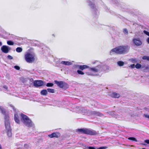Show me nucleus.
<instances>
[{
  "label": "nucleus",
  "instance_id": "2f4dec72",
  "mask_svg": "<svg viewBox=\"0 0 149 149\" xmlns=\"http://www.w3.org/2000/svg\"><path fill=\"white\" fill-rule=\"evenodd\" d=\"M7 58L8 59L11 60L13 59V58L10 55H8L7 56Z\"/></svg>",
  "mask_w": 149,
  "mask_h": 149
},
{
  "label": "nucleus",
  "instance_id": "ea45409f",
  "mask_svg": "<svg viewBox=\"0 0 149 149\" xmlns=\"http://www.w3.org/2000/svg\"><path fill=\"white\" fill-rule=\"evenodd\" d=\"M88 148L89 149H96L94 147L92 146L89 147Z\"/></svg>",
  "mask_w": 149,
  "mask_h": 149
},
{
  "label": "nucleus",
  "instance_id": "4468645a",
  "mask_svg": "<svg viewBox=\"0 0 149 149\" xmlns=\"http://www.w3.org/2000/svg\"><path fill=\"white\" fill-rule=\"evenodd\" d=\"M5 124L6 130L11 129L9 120L5 121Z\"/></svg>",
  "mask_w": 149,
  "mask_h": 149
},
{
  "label": "nucleus",
  "instance_id": "b1692460",
  "mask_svg": "<svg viewBox=\"0 0 149 149\" xmlns=\"http://www.w3.org/2000/svg\"><path fill=\"white\" fill-rule=\"evenodd\" d=\"M128 139L130 140H132L133 141H135V142H137V140L134 137H130L128 138Z\"/></svg>",
  "mask_w": 149,
  "mask_h": 149
},
{
  "label": "nucleus",
  "instance_id": "37998d69",
  "mask_svg": "<svg viewBox=\"0 0 149 149\" xmlns=\"http://www.w3.org/2000/svg\"><path fill=\"white\" fill-rule=\"evenodd\" d=\"M2 45V42H0V46H1Z\"/></svg>",
  "mask_w": 149,
  "mask_h": 149
},
{
  "label": "nucleus",
  "instance_id": "f257e3e1",
  "mask_svg": "<svg viewBox=\"0 0 149 149\" xmlns=\"http://www.w3.org/2000/svg\"><path fill=\"white\" fill-rule=\"evenodd\" d=\"M129 47L127 46H118L112 49L110 52V54L111 55L114 52L118 54H125L129 50Z\"/></svg>",
  "mask_w": 149,
  "mask_h": 149
},
{
  "label": "nucleus",
  "instance_id": "c9c22d12",
  "mask_svg": "<svg viewBox=\"0 0 149 149\" xmlns=\"http://www.w3.org/2000/svg\"><path fill=\"white\" fill-rule=\"evenodd\" d=\"M130 67L132 68H134L135 67V65L134 64H132L130 65Z\"/></svg>",
  "mask_w": 149,
  "mask_h": 149
},
{
  "label": "nucleus",
  "instance_id": "1a4fd4ad",
  "mask_svg": "<svg viewBox=\"0 0 149 149\" xmlns=\"http://www.w3.org/2000/svg\"><path fill=\"white\" fill-rule=\"evenodd\" d=\"M60 136V134L58 132H54L52 133L51 134H49L48 136L50 138H58Z\"/></svg>",
  "mask_w": 149,
  "mask_h": 149
},
{
  "label": "nucleus",
  "instance_id": "79ce46f5",
  "mask_svg": "<svg viewBox=\"0 0 149 149\" xmlns=\"http://www.w3.org/2000/svg\"><path fill=\"white\" fill-rule=\"evenodd\" d=\"M147 42H148V43H149V38H148L147 39Z\"/></svg>",
  "mask_w": 149,
  "mask_h": 149
},
{
  "label": "nucleus",
  "instance_id": "cd10ccee",
  "mask_svg": "<svg viewBox=\"0 0 149 149\" xmlns=\"http://www.w3.org/2000/svg\"><path fill=\"white\" fill-rule=\"evenodd\" d=\"M135 67L137 69H139L141 68V65L139 63H137L135 65Z\"/></svg>",
  "mask_w": 149,
  "mask_h": 149
},
{
  "label": "nucleus",
  "instance_id": "4be33fe9",
  "mask_svg": "<svg viewBox=\"0 0 149 149\" xmlns=\"http://www.w3.org/2000/svg\"><path fill=\"white\" fill-rule=\"evenodd\" d=\"M22 49L20 47H18L16 49V51L17 52H20L22 51Z\"/></svg>",
  "mask_w": 149,
  "mask_h": 149
},
{
  "label": "nucleus",
  "instance_id": "20e7f679",
  "mask_svg": "<svg viewBox=\"0 0 149 149\" xmlns=\"http://www.w3.org/2000/svg\"><path fill=\"white\" fill-rule=\"evenodd\" d=\"M26 61L28 63H31L35 60L34 56L29 52L26 53L24 55Z\"/></svg>",
  "mask_w": 149,
  "mask_h": 149
},
{
  "label": "nucleus",
  "instance_id": "f3484780",
  "mask_svg": "<svg viewBox=\"0 0 149 149\" xmlns=\"http://www.w3.org/2000/svg\"><path fill=\"white\" fill-rule=\"evenodd\" d=\"M0 111L3 114L6 113L5 109L1 106H0Z\"/></svg>",
  "mask_w": 149,
  "mask_h": 149
},
{
  "label": "nucleus",
  "instance_id": "6e6552de",
  "mask_svg": "<svg viewBox=\"0 0 149 149\" xmlns=\"http://www.w3.org/2000/svg\"><path fill=\"white\" fill-rule=\"evenodd\" d=\"M10 49L8 46L6 45H3L1 48L2 51L5 53H8Z\"/></svg>",
  "mask_w": 149,
  "mask_h": 149
},
{
  "label": "nucleus",
  "instance_id": "0eeeda50",
  "mask_svg": "<svg viewBox=\"0 0 149 149\" xmlns=\"http://www.w3.org/2000/svg\"><path fill=\"white\" fill-rule=\"evenodd\" d=\"M101 68L102 67L100 65H98L95 67L91 68L90 70L94 72H97L102 70Z\"/></svg>",
  "mask_w": 149,
  "mask_h": 149
},
{
  "label": "nucleus",
  "instance_id": "2eb2a0df",
  "mask_svg": "<svg viewBox=\"0 0 149 149\" xmlns=\"http://www.w3.org/2000/svg\"><path fill=\"white\" fill-rule=\"evenodd\" d=\"M40 93L42 95L46 96L47 93V89H43L41 91Z\"/></svg>",
  "mask_w": 149,
  "mask_h": 149
},
{
  "label": "nucleus",
  "instance_id": "aec40b11",
  "mask_svg": "<svg viewBox=\"0 0 149 149\" xmlns=\"http://www.w3.org/2000/svg\"><path fill=\"white\" fill-rule=\"evenodd\" d=\"M7 131V134L8 137H10L12 136V134L11 133V129L6 130Z\"/></svg>",
  "mask_w": 149,
  "mask_h": 149
},
{
  "label": "nucleus",
  "instance_id": "a878e982",
  "mask_svg": "<svg viewBox=\"0 0 149 149\" xmlns=\"http://www.w3.org/2000/svg\"><path fill=\"white\" fill-rule=\"evenodd\" d=\"M7 43L8 45H14L13 42L10 40L7 41Z\"/></svg>",
  "mask_w": 149,
  "mask_h": 149
},
{
  "label": "nucleus",
  "instance_id": "f03ea898",
  "mask_svg": "<svg viewBox=\"0 0 149 149\" xmlns=\"http://www.w3.org/2000/svg\"><path fill=\"white\" fill-rule=\"evenodd\" d=\"M77 131L81 134H85L91 135H95L97 134V132L95 131L86 128L78 129L77 130Z\"/></svg>",
  "mask_w": 149,
  "mask_h": 149
},
{
  "label": "nucleus",
  "instance_id": "dca6fc26",
  "mask_svg": "<svg viewBox=\"0 0 149 149\" xmlns=\"http://www.w3.org/2000/svg\"><path fill=\"white\" fill-rule=\"evenodd\" d=\"M61 63L65 65H69L72 64L71 62H70L68 61H62L61 62Z\"/></svg>",
  "mask_w": 149,
  "mask_h": 149
},
{
  "label": "nucleus",
  "instance_id": "bb28decb",
  "mask_svg": "<svg viewBox=\"0 0 149 149\" xmlns=\"http://www.w3.org/2000/svg\"><path fill=\"white\" fill-rule=\"evenodd\" d=\"M77 72L79 74L84 75V72L81 70H77Z\"/></svg>",
  "mask_w": 149,
  "mask_h": 149
},
{
  "label": "nucleus",
  "instance_id": "9b49d317",
  "mask_svg": "<svg viewBox=\"0 0 149 149\" xmlns=\"http://www.w3.org/2000/svg\"><path fill=\"white\" fill-rule=\"evenodd\" d=\"M110 96L114 98H118L120 97V95L116 92H113L110 95Z\"/></svg>",
  "mask_w": 149,
  "mask_h": 149
},
{
  "label": "nucleus",
  "instance_id": "72a5a7b5",
  "mask_svg": "<svg viewBox=\"0 0 149 149\" xmlns=\"http://www.w3.org/2000/svg\"><path fill=\"white\" fill-rule=\"evenodd\" d=\"M14 68L16 70H19L20 69V68L19 66H17V65H15L14 66Z\"/></svg>",
  "mask_w": 149,
  "mask_h": 149
},
{
  "label": "nucleus",
  "instance_id": "c85d7f7f",
  "mask_svg": "<svg viewBox=\"0 0 149 149\" xmlns=\"http://www.w3.org/2000/svg\"><path fill=\"white\" fill-rule=\"evenodd\" d=\"M143 59L144 60H147L148 61H149V57L147 56H143Z\"/></svg>",
  "mask_w": 149,
  "mask_h": 149
},
{
  "label": "nucleus",
  "instance_id": "9d476101",
  "mask_svg": "<svg viewBox=\"0 0 149 149\" xmlns=\"http://www.w3.org/2000/svg\"><path fill=\"white\" fill-rule=\"evenodd\" d=\"M14 119L15 122L18 124L20 123V120L19 119V116L17 113L15 114L14 116Z\"/></svg>",
  "mask_w": 149,
  "mask_h": 149
},
{
  "label": "nucleus",
  "instance_id": "f704fd0d",
  "mask_svg": "<svg viewBox=\"0 0 149 149\" xmlns=\"http://www.w3.org/2000/svg\"><path fill=\"white\" fill-rule=\"evenodd\" d=\"M10 106L13 109L14 111H16V109L14 106H13L12 104H10Z\"/></svg>",
  "mask_w": 149,
  "mask_h": 149
},
{
  "label": "nucleus",
  "instance_id": "423d86ee",
  "mask_svg": "<svg viewBox=\"0 0 149 149\" xmlns=\"http://www.w3.org/2000/svg\"><path fill=\"white\" fill-rule=\"evenodd\" d=\"M33 85L36 87L41 86L43 85V82L42 80H35L33 82Z\"/></svg>",
  "mask_w": 149,
  "mask_h": 149
},
{
  "label": "nucleus",
  "instance_id": "6ab92c4d",
  "mask_svg": "<svg viewBox=\"0 0 149 149\" xmlns=\"http://www.w3.org/2000/svg\"><path fill=\"white\" fill-rule=\"evenodd\" d=\"M5 115L4 116V119H5V121H7L8 120H9V114L8 113H5V114H3Z\"/></svg>",
  "mask_w": 149,
  "mask_h": 149
},
{
  "label": "nucleus",
  "instance_id": "ddd939ff",
  "mask_svg": "<svg viewBox=\"0 0 149 149\" xmlns=\"http://www.w3.org/2000/svg\"><path fill=\"white\" fill-rule=\"evenodd\" d=\"M78 66L79 69L81 70H83L85 69L88 68H89V66L86 65H78Z\"/></svg>",
  "mask_w": 149,
  "mask_h": 149
},
{
  "label": "nucleus",
  "instance_id": "473e14b6",
  "mask_svg": "<svg viewBox=\"0 0 149 149\" xmlns=\"http://www.w3.org/2000/svg\"><path fill=\"white\" fill-rule=\"evenodd\" d=\"M143 32L146 35H147L148 36H149V32H148L144 30L143 31Z\"/></svg>",
  "mask_w": 149,
  "mask_h": 149
},
{
  "label": "nucleus",
  "instance_id": "393cba45",
  "mask_svg": "<svg viewBox=\"0 0 149 149\" xmlns=\"http://www.w3.org/2000/svg\"><path fill=\"white\" fill-rule=\"evenodd\" d=\"M54 85V84L52 83H48L46 84V86L48 87H52Z\"/></svg>",
  "mask_w": 149,
  "mask_h": 149
},
{
  "label": "nucleus",
  "instance_id": "5701e85b",
  "mask_svg": "<svg viewBox=\"0 0 149 149\" xmlns=\"http://www.w3.org/2000/svg\"><path fill=\"white\" fill-rule=\"evenodd\" d=\"M124 62L122 61H119L118 62V64L120 66H122L124 65Z\"/></svg>",
  "mask_w": 149,
  "mask_h": 149
},
{
  "label": "nucleus",
  "instance_id": "f8f14e48",
  "mask_svg": "<svg viewBox=\"0 0 149 149\" xmlns=\"http://www.w3.org/2000/svg\"><path fill=\"white\" fill-rule=\"evenodd\" d=\"M133 41L135 45L139 46L141 45L142 44L141 42L139 40L136 39H134Z\"/></svg>",
  "mask_w": 149,
  "mask_h": 149
},
{
  "label": "nucleus",
  "instance_id": "a19ab883",
  "mask_svg": "<svg viewBox=\"0 0 149 149\" xmlns=\"http://www.w3.org/2000/svg\"><path fill=\"white\" fill-rule=\"evenodd\" d=\"M144 116L146 118H148L149 119V115L148 114H144Z\"/></svg>",
  "mask_w": 149,
  "mask_h": 149
},
{
  "label": "nucleus",
  "instance_id": "e433bc0d",
  "mask_svg": "<svg viewBox=\"0 0 149 149\" xmlns=\"http://www.w3.org/2000/svg\"><path fill=\"white\" fill-rule=\"evenodd\" d=\"M106 147H100V148H97V149H105L106 148Z\"/></svg>",
  "mask_w": 149,
  "mask_h": 149
},
{
  "label": "nucleus",
  "instance_id": "a211bd4d",
  "mask_svg": "<svg viewBox=\"0 0 149 149\" xmlns=\"http://www.w3.org/2000/svg\"><path fill=\"white\" fill-rule=\"evenodd\" d=\"M93 113L94 114L99 116L101 117L104 116V115L102 113L99 112L95 111L93 112Z\"/></svg>",
  "mask_w": 149,
  "mask_h": 149
},
{
  "label": "nucleus",
  "instance_id": "412c9836",
  "mask_svg": "<svg viewBox=\"0 0 149 149\" xmlns=\"http://www.w3.org/2000/svg\"><path fill=\"white\" fill-rule=\"evenodd\" d=\"M47 90V91L50 93H54L55 92L54 90L52 88H48Z\"/></svg>",
  "mask_w": 149,
  "mask_h": 149
},
{
  "label": "nucleus",
  "instance_id": "58836bf2",
  "mask_svg": "<svg viewBox=\"0 0 149 149\" xmlns=\"http://www.w3.org/2000/svg\"><path fill=\"white\" fill-rule=\"evenodd\" d=\"M145 142L147 144H149V140L147 139L145 140Z\"/></svg>",
  "mask_w": 149,
  "mask_h": 149
},
{
  "label": "nucleus",
  "instance_id": "39448f33",
  "mask_svg": "<svg viewBox=\"0 0 149 149\" xmlns=\"http://www.w3.org/2000/svg\"><path fill=\"white\" fill-rule=\"evenodd\" d=\"M54 83L56 84L58 86L61 88H68V84L65 82L63 81H58L54 80Z\"/></svg>",
  "mask_w": 149,
  "mask_h": 149
},
{
  "label": "nucleus",
  "instance_id": "7ed1b4c3",
  "mask_svg": "<svg viewBox=\"0 0 149 149\" xmlns=\"http://www.w3.org/2000/svg\"><path fill=\"white\" fill-rule=\"evenodd\" d=\"M21 116L22 119L23 120V123L26 126L28 127H30L32 126V121L27 116L22 113L21 114Z\"/></svg>",
  "mask_w": 149,
  "mask_h": 149
},
{
  "label": "nucleus",
  "instance_id": "7c9ffc66",
  "mask_svg": "<svg viewBox=\"0 0 149 149\" xmlns=\"http://www.w3.org/2000/svg\"><path fill=\"white\" fill-rule=\"evenodd\" d=\"M142 68H144V70H146L148 69L149 68V67L148 66H142Z\"/></svg>",
  "mask_w": 149,
  "mask_h": 149
},
{
  "label": "nucleus",
  "instance_id": "4c0bfd02",
  "mask_svg": "<svg viewBox=\"0 0 149 149\" xmlns=\"http://www.w3.org/2000/svg\"><path fill=\"white\" fill-rule=\"evenodd\" d=\"M3 87L6 90H8V87L6 86V85H5V86H3Z\"/></svg>",
  "mask_w": 149,
  "mask_h": 149
},
{
  "label": "nucleus",
  "instance_id": "c756f323",
  "mask_svg": "<svg viewBox=\"0 0 149 149\" xmlns=\"http://www.w3.org/2000/svg\"><path fill=\"white\" fill-rule=\"evenodd\" d=\"M123 32L126 34H128V31L127 29H123Z\"/></svg>",
  "mask_w": 149,
  "mask_h": 149
}]
</instances>
